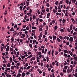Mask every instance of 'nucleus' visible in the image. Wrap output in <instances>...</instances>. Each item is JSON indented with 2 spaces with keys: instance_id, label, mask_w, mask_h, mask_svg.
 <instances>
[{
  "instance_id": "5fc2aeb1",
  "label": "nucleus",
  "mask_w": 77,
  "mask_h": 77,
  "mask_svg": "<svg viewBox=\"0 0 77 77\" xmlns=\"http://www.w3.org/2000/svg\"><path fill=\"white\" fill-rule=\"evenodd\" d=\"M10 61H11V62H12V57H10Z\"/></svg>"
},
{
  "instance_id": "1a4fd4ad",
  "label": "nucleus",
  "mask_w": 77,
  "mask_h": 77,
  "mask_svg": "<svg viewBox=\"0 0 77 77\" xmlns=\"http://www.w3.org/2000/svg\"><path fill=\"white\" fill-rule=\"evenodd\" d=\"M60 31L61 32H64V30L62 29H61L60 30Z\"/></svg>"
},
{
  "instance_id": "c9c22d12",
  "label": "nucleus",
  "mask_w": 77,
  "mask_h": 77,
  "mask_svg": "<svg viewBox=\"0 0 77 77\" xmlns=\"http://www.w3.org/2000/svg\"><path fill=\"white\" fill-rule=\"evenodd\" d=\"M42 53H44V48H43L42 51Z\"/></svg>"
},
{
  "instance_id": "13d9d810",
  "label": "nucleus",
  "mask_w": 77,
  "mask_h": 77,
  "mask_svg": "<svg viewBox=\"0 0 77 77\" xmlns=\"http://www.w3.org/2000/svg\"><path fill=\"white\" fill-rule=\"evenodd\" d=\"M26 3V4H29V2H27V1L26 0L25 1Z\"/></svg>"
},
{
  "instance_id": "9b49d317",
  "label": "nucleus",
  "mask_w": 77,
  "mask_h": 77,
  "mask_svg": "<svg viewBox=\"0 0 77 77\" xmlns=\"http://www.w3.org/2000/svg\"><path fill=\"white\" fill-rule=\"evenodd\" d=\"M32 19H34V20H35V19H36V16L33 15L32 16Z\"/></svg>"
},
{
  "instance_id": "dca6fc26",
  "label": "nucleus",
  "mask_w": 77,
  "mask_h": 77,
  "mask_svg": "<svg viewBox=\"0 0 77 77\" xmlns=\"http://www.w3.org/2000/svg\"><path fill=\"white\" fill-rule=\"evenodd\" d=\"M30 67H31V66H28L27 68H26V69H30Z\"/></svg>"
},
{
  "instance_id": "0eeeda50",
  "label": "nucleus",
  "mask_w": 77,
  "mask_h": 77,
  "mask_svg": "<svg viewBox=\"0 0 77 77\" xmlns=\"http://www.w3.org/2000/svg\"><path fill=\"white\" fill-rule=\"evenodd\" d=\"M67 72L68 73H69L70 72V70H69V67L68 68L67 70Z\"/></svg>"
},
{
  "instance_id": "de8ad7c7",
  "label": "nucleus",
  "mask_w": 77,
  "mask_h": 77,
  "mask_svg": "<svg viewBox=\"0 0 77 77\" xmlns=\"http://www.w3.org/2000/svg\"><path fill=\"white\" fill-rule=\"evenodd\" d=\"M63 72H66V70H64V69H63Z\"/></svg>"
},
{
  "instance_id": "774afa93",
  "label": "nucleus",
  "mask_w": 77,
  "mask_h": 77,
  "mask_svg": "<svg viewBox=\"0 0 77 77\" xmlns=\"http://www.w3.org/2000/svg\"><path fill=\"white\" fill-rule=\"evenodd\" d=\"M38 50H40V51H42V48H41L40 47H39L38 48Z\"/></svg>"
},
{
  "instance_id": "4c0bfd02",
  "label": "nucleus",
  "mask_w": 77,
  "mask_h": 77,
  "mask_svg": "<svg viewBox=\"0 0 77 77\" xmlns=\"http://www.w3.org/2000/svg\"><path fill=\"white\" fill-rule=\"evenodd\" d=\"M73 59H74V60H75L77 59V57L76 56L75 57H74Z\"/></svg>"
},
{
  "instance_id": "79ce46f5",
  "label": "nucleus",
  "mask_w": 77,
  "mask_h": 77,
  "mask_svg": "<svg viewBox=\"0 0 77 77\" xmlns=\"http://www.w3.org/2000/svg\"><path fill=\"white\" fill-rule=\"evenodd\" d=\"M50 67H51V68H53V66H52V64H51V63L50 64Z\"/></svg>"
},
{
  "instance_id": "aec40b11",
  "label": "nucleus",
  "mask_w": 77,
  "mask_h": 77,
  "mask_svg": "<svg viewBox=\"0 0 77 77\" xmlns=\"http://www.w3.org/2000/svg\"><path fill=\"white\" fill-rule=\"evenodd\" d=\"M66 3L67 4V5H68L69 3V1L68 0H66Z\"/></svg>"
},
{
  "instance_id": "4d7b16f0",
  "label": "nucleus",
  "mask_w": 77,
  "mask_h": 77,
  "mask_svg": "<svg viewBox=\"0 0 77 77\" xmlns=\"http://www.w3.org/2000/svg\"><path fill=\"white\" fill-rule=\"evenodd\" d=\"M2 66H4V67H6V65L5 64H2Z\"/></svg>"
},
{
  "instance_id": "7c9ffc66",
  "label": "nucleus",
  "mask_w": 77,
  "mask_h": 77,
  "mask_svg": "<svg viewBox=\"0 0 77 77\" xmlns=\"http://www.w3.org/2000/svg\"><path fill=\"white\" fill-rule=\"evenodd\" d=\"M47 49H45L44 54H46L47 53Z\"/></svg>"
},
{
  "instance_id": "c85d7f7f",
  "label": "nucleus",
  "mask_w": 77,
  "mask_h": 77,
  "mask_svg": "<svg viewBox=\"0 0 77 77\" xmlns=\"http://www.w3.org/2000/svg\"><path fill=\"white\" fill-rule=\"evenodd\" d=\"M59 38L61 40H62V39H63V37H62V36H60Z\"/></svg>"
},
{
  "instance_id": "603ef678",
  "label": "nucleus",
  "mask_w": 77,
  "mask_h": 77,
  "mask_svg": "<svg viewBox=\"0 0 77 77\" xmlns=\"http://www.w3.org/2000/svg\"><path fill=\"white\" fill-rule=\"evenodd\" d=\"M45 73L44 72L43 73V77H44V76H45Z\"/></svg>"
},
{
  "instance_id": "6e6d98bb",
  "label": "nucleus",
  "mask_w": 77,
  "mask_h": 77,
  "mask_svg": "<svg viewBox=\"0 0 77 77\" xmlns=\"http://www.w3.org/2000/svg\"><path fill=\"white\" fill-rule=\"evenodd\" d=\"M11 24L12 27H13L14 26V23L13 22L11 23Z\"/></svg>"
},
{
  "instance_id": "f704fd0d",
  "label": "nucleus",
  "mask_w": 77,
  "mask_h": 77,
  "mask_svg": "<svg viewBox=\"0 0 77 77\" xmlns=\"http://www.w3.org/2000/svg\"><path fill=\"white\" fill-rule=\"evenodd\" d=\"M32 9H30L29 11V13H30V14H32Z\"/></svg>"
},
{
  "instance_id": "5701e85b",
  "label": "nucleus",
  "mask_w": 77,
  "mask_h": 77,
  "mask_svg": "<svg viewBox=\"0 0 77 77\" xmlns=\"http://www.w3.org/2000/svg\"><path fill=\"white\" fill-rule=\"evenodd\" d=\"M76 1V0H72V3H74H74H75Z\"/></svg>"
},
{
  "instance_id": "a211bd4d",
  "label": "nucleus",
  "mask_w": 77,
  "mask_h": 77,
  "mask_svg": "<svg viewBox=\"0 0 77 77\" xmlns=\"http://www.w3.org/2000/svg\"><path fill=\"white\" fill-rule=\"evenodd\" d=\"M64 69H66L68 68V66H65L64 67Z\"/></svg>"
},
{
  "instance_id": "393cba45",
  "label": "nucleus",
  "mask_w": 77,
  "mask_h": 77,
  "mask_svg": "<svg viewBox=\"0 0 77 77\" xmlns=\"http://www.w3.org/2000/svg\"><path fill=\"white\" fill-rule=\"evenodd\" d=\"M67 30L68 32H69V33L71 32V30H69V28H68L67 29Z\"/></svg>"
},
{
  "instance_id": "9d476101",
  "label": "nucleus",
  "mask_w": 77,
  "mask_h": 77,
  "mask_svg": "<svg viewBox=\"0 0 77 77\" xmlns=\"http://www.w3.org/2000/svg\"><path fill=\"white\" fill-rule=\"evenodd\" d=\"M57 29V26H55L54 27V30H56Z\"/></svg>"
},
{
  "instance_id": "864d4df0",
  "label": "nucleus",
  "mask_w": 77,
  "mask_h": 77,
  "mask_svg": "<svg viewBox=\"0 0 77 77\" xmlns=\"http://www.w3.org/2000/svg\"><path fill=\"white\" fill-rule=\"evenodd\" d=\"M35 30H34L33 29L32 30V32H33V33H34V34L35 33Z\"/></svg>"
},
{
  "instance_id": "39448f33",
  "label": "nucleus",
  "mask_w": 77,
  "mask_h": 77,
  "mask_svg": "<svg viewBox=\"0 0 77 77\" xmlns=\"http://www.w3.org/2000/svg\"><path fill=\"white\" fill-rule=\"evenodd\" d=\"M54 50H52V52H51V54H52V57L54 56V55H53V54L54 53Z\"/></svg>"
},
{
  "instance_id": "423d86ee",
  "label": "nucleus",
  "mask_w": 77,
  "mask_h": 77,
  "mask_svg": "<svg viewBox=\"0 0 77 77\" xmlns=\"http://www.w3.org/2000/svg\"><path fill=\"white\" fill-rule=\"evenodd\" d=\"M7 66L8 68H9V67H11V65L10 64V63H8L7 65Z\"/></svg>"
},
{
  "instance_id": "20e7f679",
  "label": "nucleus",
  "mask_w": 77,
  "mask_h": 77,
  "mask_svg": "<svg viewBox=\"0 0 77 77\" xmlns=\"http://www.w3.org/2000/svg\"><path fill=\"white\" fill-rule=\"evenodd\" d=\"M25 75H26V73L23 72L22 74V77H24V76H25Z\"/></svg>"
},
{
  "instance_id": "58836bf2",
  "label": "nucleus",
  "mask_w": 77,
  "mask_h": 77,
  "mask_svg": "<svg viewBox=\"0 0 77 77\" xmlns=\"http://www.w3.org/2000/svg\"><path fill=\"white\" fill-rule=\"evenodd\" d=\"M38 55H40L42 54V53H41V52H38Z\"/></svg>"
},
{
  "instance_id": "4be33fe9",
  "label": "nucleus",
  "mask_w": 77,
  "mask_h": 77,
  "mask_svg": "<svg viewBox=\"0 0 77 77\" xmlns=\"http://www.w3.org/2000/svg\"><path fill=\"white\" fill-rule=\"evenodd\" d=\"M53 38H54V39H56V36H53Z\"/></svg>"
},
{
  "instance_id": "e2e57ef3",
  "label": "nucleus",
  "mask_w": 77,
  "mask_h": 77,
  "mask_svg": "<svg viewBox=\"0 0 77 77\" xmlns=\"http://www.w3.org/2000/svg\"><path fill=\"white\" fill-rule=\"evenodd\" d=\"M39 30L40 32H41V31H42V28L39 29Z\"/></svg>"
},
{
  "instance_id": "b1692460",
  "label": "nucleus",
  "mask_w": 77,
  "mask_h": 77,
  "mask_svg": "<svg viewBox=\"0 0 77 77\" xmlns=\"http://www.w3.org/2000/svg\"><path fill=\"white\" fill-rule=\"evenodd\" d=\"M53 12L54 13H56V12H57V10H55V9H53Z\"/></svg>"
},
{
  "instance_id": "f257e3e1",
  "label": "nucleus",
  "mask_w": 77,
  "mask_h": 77,
  "mask_svg": "<svg viewBox=\"0 0 77 77\" xmlns=\"http://www.w3.org/2000/svg\"><path fill=\"white\" fill-rule=\"evenodd\" d=\"M73 37H71L69 39V41H71V42H72L73 41Z\"/></svg>"
},
{
  "instance_id": "ddd939ff",
  "label": "nucleus",
  "mask_w": 77,
  "mask_h": 77,
  "mask_svg": "<svg viewBox=\"0 0 77 77\" xmlns=\"http://www.w3.org/2000/svg\"><path fill=\"white\" fill-rule=\"evenodd\" d=\"M57 54H58V51H56L55 52V56H56Z\"/></svg>"
},
{
  "instance_id": "f03ea898",
  "label": "nucleus",
  "mask_w": 77,
  "mask_h": 77,
  "mask_svg": "<svg viewBox=\"0 0 77 77\" xmlns=\"http://www.w3.org/2000/svg\"><path fill=\"white\" fill-rule=\"evenodd\" d=\"M57 41L58 42H60L61 41L60 39H59V38H57Z\"/></svg>"
},
{
  "instance_id": "ea45409f",
  "label": "nucleus",
  "mask_w": 77,
  "mask_h": 77,
  "mask_svg": "<svg viewBox=\"0 0 77 77\" xmlns=\"http://www.w3.org/2000/svg\"><path fill=\"white\" fill-rule=\"evenodd\" d=\"M77 34V33L75 32H74L73 33V36Z\"/></svg>"
},
{
  "instance_id": "a18cd8bd",
  "label": "nucleus",
  "mask_w": 77,
  "mask_h": 77,
  "mask_svg": "<svg viewBox=\"0 0 77 77\" xmlns=\"http://www.w3.org/2000/svg\"><path fill=\"white\" fill-rule=\"evenodd\" d=\"M60 75L61 76V77H62L63 75V74L62 73H60Z\"/></svg>"
},
{
  "instance_id": "2f4dec72",
  "label": "nucleus",
  "mask_w": 77,
  "mask_h": 77,
  "mask_svg": "<svg viewBox=\"0 0 77 77\" xmlns=\"http://www.w3.org/2000/svg\"><path fill=\"white\" fill-rule=\"evenodd\" d=\"M45 35H47V30H45Z\"/></svg>"
},
{
  "instance_id": "c756f323",
  "label": "nucleus",
  "mask_w": 77,
  "mask_h": 77,
  "mask_svg": "<svg viewBox=\"0 0 77 77\" xmlns=\"http://www.w3.org/2000/svg\"><path fill=\"white\" fill-rule=\"evenodd\" d=\"M66 64H67V62H66V61L64 64V65L65 66V65H66Z\"/></svg>"
},
{
  "instance_id": "e433bc0d",
  "label": "nucleus",
  "mask_w": 77,
  "mask_h": 77,
  "mask_svg": "<svg viewBox=\"0 0 77 77\" xmlns=\"http://www.w3.org/2000/svg\"><path fill=\"white\" fill-rule=\"evenodd\" d=\"M26 29L27 30H28L29 29V27L28 26H27V27H26Z\"/></svg>"
},
{
  "instance_id": "69168bd1",
  "label": "nucleus",
  "mask_w": 77,
  "mask_h": 77,
  "mask_svg": "<svg viewBox=\"0 0 77 77\" xmlns=\"http://www.w3.org/2000/svg\"><path fill=\"white\" fill-rule=\"evenodd\" d=\"M49 37L51 39H52V37L51 36H49Z\"/></svg>"
},
{
  "instance_id": "0e129e2a",
  "label": "nucleus",
  "mask_w": 77,
  "mask_h": 77,
  "mask_svg": "<svg viewBox=\"0 0 77 77\" xmlns=\"http://www.w3.org/2000/svg\"><path fill=\"white\" fill-rule=\"evenodd\" d=\"M46 6H47V7H48V3H47L45 5Z\"/></svg>"
},
{
  "instance_id": "473e14b6",
  "label": "nucleus",
  "mask_w": 77,
  "mask_h": 77,
  "mask_svg": "<svg viewBox=\"0 0 77 77\" xmlns=\"http://www.w3.org/2000/svg\"><path fill=\"white\" fill-rule=\"evenodd\" d=\"M1 51H3L4 48V47H1Z\"/></svg>"
},
{
  "instance_id": "f3484780",
  "label": "nucleus",
  "mask_w": 77,
  "mask_h": 77,
  "mask_svg": "<svg viewBox=\"0 0 77 77\" xmlns=\"http://www.w3.org/2000/svg\"><path fill=\"white\" fill-rule=\"evenodd\" d=\"M29 46L30 47V48H32V44L29 43Z\"/></svg>"
},
{
  "instance_id": "72a5a7b5",
  "label": "nucleus",
  "mask_w": 77,
  "mask_h": 77,
  "mask_svg": "<svg viewBox=\"0 0 77 77\" xmlns=\"http://www.w3.org/2000/svg\"><path fill=\"white\" fill-rule=\"evenodd\" d=\"M10 51H14V49H13L12 48H11L10 49Z\"/></svg>"
},
{
  "instance_id": "37998d69",
  "label": "nucleus",
  "mask_w": 77,
  "mask_h": 77,
  "mask_svg": "<svg viewBox=\"0 0 77 77\" xmlns=\"http://www.w3.org/2000/svg\"><path fill=\"white\" fill-rule=\"evenodd\" d=\"M24 12V14H27V12H27V10H25Z\"/></svg>"
},
{
  "instance_id": "f8f14e48",
  "label": "nucleus",
  "mask_w": 77,
  "mask_h": 77,
  "mask_svg": "<svg viewBox=\"0 0 77 77\" xmlns=\"http://www.w3.org/2000/svg\"><path fill=\"white\" fill-rule=\"evenodd\" d=\"M63 51H64V52H65V53H68V51H67L66 50H64Z\"/></svg>"
},
{
  "instance_id": "a878e982",
  "label": "nucleus",
  "mask_w": 77,
  "mask_h": 77,
  "mask_svg": "<svg viewBox=\"0 0 77 77\" xmlns=\"http://www.w3.org/2000/svg\"><path fill=\"white\" fill-rule=\"evenodd\" d=\"M36 42V40H33V44H35V43Z\"/></svg>"
},
{
  "instance_id": "49530a36",
  "label": "nucleus",
  "mask_w": 77,
  "mask_h": 77,
  "mask_svg": "<svg viewBox=\"0 0 77 77\" xmlns=\"http://www.w3.org/2000/svg\"><path fill=\"white\" fill-rule=\"evenodd\" d=\"M39 36H40L39 35L38 36L39 38H38V41H39V40H41V38Z\"/></svg>"
},
{
  "instance_id": "cd10ccee",
  "label": "nucleus",
  "mask_w": 77,
  "mask_h": 77,
  "mask_svg": "<svg viewBox=\"0 0 77 77\" xmlns=\"http://www.w3.org/2000/svg\"><path fill=\"white\" fill-rule=\"evenodd\" d=\"M21 72H22L21 71V69H19V70L18 71V72H19V73Z\"/></svg>"
},
{
  "instance_id": "4468645a",
  "label": "nucleus",
  "mask_w": 77,
  "mask_h": 77,
  "mask_svg": "<svg viewBox=\"0 0 77 77\" xmlns=\"http://www.w3.org/2000/svg\"><path fill=\"white\" fill-rule=\"evenodd\" d=\"M7 11H8V10L5 11V12L4 13V15H6L7 14Z\"/></svg>"
},
{
  "instance_id": "8fccbe9b",
  "label": "nucleus",
  "mask_w": 77,
  "mask_h": 77,
  "mask_svg": "<svg viewBox=\"0 0 77 77\" xmlns=\"http://www.w3.org/2000/svg\"><path fill=\"white\" fill-rule=\"evenodd\" d=\"M73 32H74V30H72L70 32V34H72L73 33Z\"/></svg>"
},
{
  "instance_id": "3c124183",
  "label": "nucleus",
  "mask_w": 77,
  "mask_h": 77,
  "mask_svg": "<svg viewBox=\"0 0 77 77\" xmlns=\"http://www.w3.org/2000/svg\"><path fill=\"white\" fill-rule=\"evenodd\" d=\"M42 12H43V13H44L45 12V9H44V10H42Z\"/></svg>"
},
{
  "instance_id": "bb28decb",
  "label": "nucleus",
  "mask_w": 77,
  "mask_h": 77,
  "mask_svg": "<svg viewBox=\"0 0 77 77\" xmlns=\"http://www.w3.org/2000/svg\"><path fill=\"white\" fill-rule=\"evenodd\" d=\"M32 29H34V30H35V29H36V27H35L34 26H32Z\"/></svg>"
},
{
  "instance_id": "412c9836",
  "label": "nucleus",
  "mask_w": 77,
  "mask_h": 77,
  "mask_svg": "<svg viewBox=\"0 0 77 77\" xmlns=\"http://www.w3.org/2000/svg\"><path fill=\"white\" fill-rule=\"evenodd\" d=\"M32 57V54H31L30 55L27 57V58H30Z\"/></svg>"
},
{
  "instance_id": "7ed1b4c3",
  "label": "nucleus",
  "mask_w": 77,
  "mask_h": 77,
  "mask_svg": "<svg viewBox=\"0 0 77 77\" xmlns=\"http://www.w3.org/2000/svg\"><path fill=\"white\" fill-rule=\"evenodd\" d=\"M9 31H11V32H13V31H14V28H13V27H12L11 29H9Z\"/></svg>"
},
{
  "instance_id": "a19ab883",
  "label": "nucleus",
  "mask_w": 77,
  "mask_h": 77,
  "mask_svg": "<svg viewBox=\"0 0 77 77\" xmlns=\"http://www.w3.org/2000/svg\"><path fill=\"white\" fill-rule=\"evenodd\" d=\"M11 69H14V67L13 66H12L11 67Z\"/></svg>"
},
{
  "instance_id": "6ab92c4d",
  "label": "nucleus",
  "mask_w": 77,
  "mask_h": 77,
  "mask_svg": "<svg viewBox=\"0 0 77 77\" xmlns=\"http://www.w3.org/2000/svg\"><path fill=\"white\" fill-rule=\"evenodd\" d=\"M58 3H59V1H57L56 2H55V4L56 5H58Z\"/></svg>"
},
{
  "instance_id": "c03bdc74",
  "label": "nucleus",
  "mask_w": 77,
  "mask_h": 77,
  "mask_svg": "<svg viewBox=\"0 0 77 77\" xmlns=\"http://www.w3.org/2000/svg\"><path fill=\"white\" fill-rule=\"evenodd\" d=\"M25 8H26V6H25L23 8V11H24V9H25Z\"/></svg>"
},
{
  "instance_id": "052dcab7",
  "label": "nucleus",
  "mask_w": 77,
  "mask_h": 77,
  "mask_svg": "<svg viewBox=\"0 0 77 77\" xmlns=\"http://www.w3.org/2000/svg\"><path fill=\"white\" fill-rule=\"evenodd\" d=\"M34 48H38V47H37V45H34Z\"/></svg>"
},
{
  "instance_id": "2eb2a0df",
  "label": "nucleus",
  "mask_w": 77,
  "mask_h": 77,
  "mask_svg": "<svg viewBox=\"0 0 77 77\" xmlns=\"http://www.w3.org/2000/svg\"><path fill=\"white\" fill-rule=\"evenodd\" d=\"M62 21L63 23H65V22H66V20H65L64 19H63L62 20Z\"/></svg>"
},
{
  "instance_id": "6e6552de",
  "label": "nucleus",
  "mask_w": 77,
  "mask_h": 77,
  "mask_svg": "<svg viewBox=\"0 0 77 77\" xmlns=\"http://www.w3.org/2000/svg\"><path fill=\"white\" fill-rule=\"evenodd\" d=\"M20 57H21L22 59H24L25 58V56H22V55H20Z\"/></svg>"
},
{
  "instance_id": "09e8293b",
  "label": "nucleus",
  "mask_w": 77,
  "mask_h": 77,
  "mask_svg": "<svg viewBox=\"0 0 77 77\" xmlns=\"http://www.w3.org/2000/svg\"><path fill=\"white\" fill-rule=\"evenodd\" d=\"M20 10L21 11H22V9H23V8H22V6H20Z\"/></svg>"
},
{
  "instance_id": "338daca9",
  "label": "nucleus",
  "mask_w": 77,
  "mask_h": 77,
  "mask_svg": "<svg viewBox=\"0 0 77 77\" xmlns=\"http://www.w3.org/2000/svg\"><path fill=\"white\" fill-rule=\"evenodd\" d=\"M75 77H77V72L75 73Z\"/></svg>"
},
{
  "instance_id": "680f3d73",
  "label": "nucleus",
  "mask_w": 77,
  "mask_h": 77,
  "mask_svg": "<svg viewBox=\"0 0 77 77\" xmlns=\"http://www.w3.org/2000/svg\"><path fill=\"white\" fill-rule=\"evenodd\" d=\"M7 62V61L5 60L3 62V63H6Z\"/></svg>"
},
{
  "instance_id": "bf43d9fd",
  "label": "nucleus",
  "mask_w": 77,
  "mask_h": 77,
  "mask_svg": "<svg viewBox=\"0 0 77 77\" xmlns=\"http://www.w3.org/2000/svg\"><path fill=\"white\" fill-rule=\"evenodd\" d=\"M39 21L40 22H42V21H43V20H42V19H40Z\"/></svg>"
}]
</instances>
